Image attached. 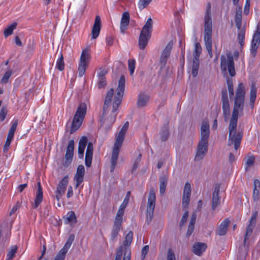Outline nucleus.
<instances>
[{"mask_svg": "<svg viewBox=\"0 0 260 260\" xmlns=\"http://www.w3.org/2000/svg\"><path fill=\"white\" fill-rule=\"evenodd\" d=\"M245 95L244 86L242 83H240L236 91L234 107L229 126L228 145L231 146L234 144L236 151L239 148L243 138V132L242 131L237 132V126L239 111H243L244 108Z\"/></svg>", "mask_w": 260, "mask_h": 260, "instance_id": "1", "label": "nucleus"}, {"mask_svg": "<svg viewBox=\"0 0 260 260\" xmlns=\"http://www.w3.org/2000/svg\"><path fill=\"white\" fill-rule=\"evenodd\" d=\"M125 76L122 75L119 80L118 85L116 90V93L114 98L112 110L108 117L107 116V113L108 112V108L111 105L114 90L113 88H111L107 93L103 106V117L101 119L102 126H104L107 129H109L115 121L117 115L116 112L122 101L125 89Z\"/></svg>", "mask_w": 260, "mask_h": 260, "instance_id": "2", "label": "nucleus"}, {"mask_svg": "<svg viewBox=\"0 0 260 260\" xmlns=\"http://www.w3.org/2000/svg\"><path fill=\"white\" fill-rule=\"evenodd\" d=\"M204 42L206 48L210 58L212 57V20L211 5L210 2L207 4L206 9L204 17Z\"/></svg>", "mask_w": 260, "mask_h": 260, "instance_id": "3", "label": "nucleus"}, {"mask_svg": "<svg viewBox=\"0 0 260 260\" xmlns=\"http://www.w3.org/2000/svg\"><path fill=\"white\" fill-rule=\"evenodd\" d=\"M86 104L85 103H80L77 108V110L75 114L72 122L70 129L71 134L75 133L81 126L86 115Z\"/></svg>", "mask_w": 260, "mask_h": 260, "instance_id": "4", "label": "nucleus"}, {"mask_svg": "<svg viewBox=\"0 0 260 260\" xmlns=\"http://www.w3.org/2000/svg\"><path fill=\"white\" fill-rule=\"evenodd\" d=\"M124 134L120 132L116 136V142L114 144L111 158V166L110 171L111 173L114 172L115 169V167L117 165V159L119 153V149L122 145L123 141L124 139Z\"/></svg>", "mask_w": 260, "mask_h": 260, "instance_id": "5", "label": "nucleus"}, {"mask_svg": "<svg viewBox=\"0 0 260 260\" xmlns=\"http://www.w3.org/2000/svg\"><path fill=\"white\" fill-rule=\"evenodd\" d=\"M227 60L224 55H221L220 58V69L222 73L226 74L228 70L231 77L235 76L236 73L234 66L233 55L231 53L226 54Z\"/></svg>", "mask_w": 260, "mask_h": 260, "instance_id": "6", "label": "nucleus"}, {"mask_svg": "<svg viewBox=\"0 0 260 260\" xmlns=\"http://www.w3.org/2000/svg\"><path fill=\"white\" fill-rule=\"evenodd\" d=\"M155 192L154 188H151L150 190L148 198V203L147 206L146 210V223L149 224L153 217L154 210L155 207Z\"/></svg>", "mask_w": 260, "mask_h": 260, "instance_id": "7", "label": "nucleus"}, {"mask_svg": "<svg viewBox=\"0 0 260 260\" xmlns=\"http://www.w3.org/2000/svg\"><path fill=\"white\" fill-rule=\"evenodd\" d=\"M89 48H86L82 51L80 58V63L78 67L79 76L82 77L84 74L86 67L90 58L89 52Z\"/></svg>", "mask_w": 260, "mask_h": 260, "instance_id": "8", "label": "nucleus"}, {"mask_svg": "<svg viewBox=\"0 0 260 260\" xmlns=\"http://www.w3.org/2000/svg\"><path fill=\"white\" fill-rule=\"evenodd\" d=\"M202 52V47L199 43H196L194 46V51L193 53V62L192 66V75L193 77L197 76L199 69L200 56Z\"/></svg>", "mask_w": 260, "mask_h": 260, "instance_id": "9", "label": "nucleus"}, {"mask_svg": "<svg viewBox=\"0 0 260 260\" xmlns=\"http://www.w3.org/2000/svg\"><path fill=\"white\" fill-rule=\"evenodd\" d=\"M258 214V211H254L251 214V216L249 220V224L246 228L245 234L244 235V239L243 242L244 246H246V241L249 239V237L251 235L253 229L256 225Z\"/></svg>", "mask_w": 260, "mask_h": 260, "instance_id": "10", "label": "nucleus"}, {"mask_svg": "<svg viewBox=\"0 0 260 260\" xmlns=\"http://www.w3.org/2000/svg\"><path fill=\"white\" fill-rule=\"evenodd\" d=\"M260 43V26L257 25L256 31L254 33L251 42L250 53L254 57L257 53L258 44Z\"/></svg>", "mask_w": 260, "mask_h": 260, "instance_id": "11", "label": "nucleus"}, {"mask_svg": "<svg viewBox=\"0 0 260 260\" xmlns=\"http://www.w3.org/2000/svg\"><path fill=\"white\" fill-rule=\"evenodd\" d=\"M208 143L199 142L194 157V161H199L203 159L208 152Z\"/></svg>", "mask_w": 260, "mask_h": 260, "instance_id": "12", "label": "nucleus"}, {"mask_svg": "<svg viewBox=\"0 0 260 260\" xmlns=\"http://www.w3.org/2000/svg\"><path fill=\"white\" fill-rule=\"evenodd\" d=\"M69 182V176L66 175L59 182L57 186L56 191L55 197L57 201H59L60 198L65 193L67 186Z\"/></svg>", "mask_w": 260, "mask_h": 260, "instance_id": "13", "label": "nucleus"}, {"mask_svg": "<svg viewBox=\"0 0 260 260\" xmlns=\"http://www.w3.org/2000/svg\"><path fill=\"white\" fill-rule=\"evenodd\" d=\"M123 218L116 216L111 233V240L115 241L122 228Z\"/></svg>", "mask_w": 260, "mask_h": 260, "instance_id": "14", "label": "nucleus"}, {"mask_svg": "<svg viewBox=\"0 0 260 260\" xmlns=\"http://www.w3.org/2000/svg\"><path fill=\"white\" fill-rule=\"evenodd\" d=\"M209 124L208 121L203 120L201 126V139L200 142H207L210 136Z\"/></svg>", "mask_w": 260, "mask_h": 260, "instance_id": "15", "label": "nucleus"}, {"mask_svg": "<svg viewBox=\"0 0 260 260\" xmlns=\"http://www.w3.org/2000/svg\"><path fill=\"white\" fill-rule=\"evenodd\" d=\"M74 141L71 140L69 142L65 154V161L63 163L64 167H68L71 163L74 155Z\"/></svg>", "mask_w": 260, "mask_h": 260, "instance_id": "16", "label": "nucleus"}, {"mask_svg": "<svg viewBox=\"0 0 260 260\" xmlns=\"http://www.w3.org/2000/svg\"><path fill=\"white\" fill-rule=\"evenodd\" d=\"M173 42L170 41L161 54L159 62L161 68H164L167 63L168 58L173 48Z\"/></svg>", "mask_w": 260, "mask_h": 260, "instance_id": "17", "label": "nucleus"}, {"mask_svg": "<svg viewBox=\"0 0 260 260\" xmlns=\"http://www.w3.org/2000/svg\"><path fill=\"white\" fill-rule=\"evenodd\" d=\"M191 185L189 182H186L183 189L182 198V207L183 208L188 207L190 202L191 195Z\"/></svg>", "mask_w": 260, "mask_h": 260, "instance_id": "18", "label": "nucleus"}, {"mask_svg": "<svg viewBox=\"0 0 260 260\" xmlns=\"http://www.w3.org/2000/svg\"><path fill=\"white\" fill-rule=\"evenodd\" d=\"M84 174V167L82 165H79L77 169L76 173L74 177V180L76 182V188H77L81 184V183L83 181Z\"/></svg>", "mask_w": 260, "mask_h": 260, "instance_id": "19", "label": "nucleus"}, {"mask_svg": "<svg viewBox=\"0 0 260 260\" xmlns=\"http://www.w3.org/2000/svg\"><path fill=\"white\" fill-rule=\"evenodd\" d=\"M38 189L36 193L35 199L34 203L32 205V207L34 209H36L40 205L43 201V189L41 186L40 182L37 183Z\"/></svg>", "mask_w": 260, "mask_h": 260, "instance_id": "20", "label": "nucleus"}, {"mask_svg": "<svg viewBox=\"0 0 260 260\" xmlns=\"http://www.w3.org/2000/svg\"><path fill=\"white\" fill-rule=\"evenodd\" d=\"M93 146L91 142H89L85 154V164L87 167H90L91 165L93 156Z\"/></svg>", "mask_w": 260, "mask_h": 260, "instance_id": "21", "label": "nucleus"}, {"mask_svg": "<svg viewBox=\"0 0 260 260\" xmlns=\"http://www.w3.org/2000/svg\"><path fill=\"white\" fill-rule=\"evenodd\" d=\"M101 28V21L100 16L95 17L94 24L92 28V38L95 39L98 37Z\"/></svg>", "mask_w": 260, "mask_h": 260, "instance_id": "22", "label": "nucleus"}, {"mask_svg": "<svg viewBox=\"0 0 260 260\" xmlns=\"http://www.w3.org/2000/svg\"><path fill=\"white\" fill-rule=\"evenodd\" d=\"M219 186H215L212 199V209L215 210L220 204V197H219Z\"/></svg>", "mask_w": 260, "mask_h": 260, "instance_id": "23", "label": "nucleus"}, {"mask_svg": "<svg viewBox=\"0 0 260 260\" xmlns=\"http://www.w3.org/2000/svg\"><path fill=\"white\" fill-rule=\"evenodd\" d=\"M151 34L141 31L139 38V46L140 49H144L147 46Z\"/></svg>", "mask_w": 260, "mask_h": 260, "instance_id": "24", "label": "nucleus"}, {"mask_svg": "<svg viewBox=\"0 0 260 260\" xmlns=\"http://www.w3.org/2000/svg\"><path fill=\"white\" fill-rule=\"evenodd\" d=\"M88 139L86 137H82L79 142L78 149V155L79 159H83L84 157V150L87 144Z\"/></svg>", "mask_w": 260, "mask_h": 260, "instance_id": "25", "label": "nucleus"}, {"mask_svg": "<svg viewBox=\"0 0 260 260\" xmlns=\"http://www.w3.org/2000/svg\"><path fill=\"white\" fill-rule=\"evenodd\" d=\"M129 23V14L128 12H124L121 17L120 21V31L121 33L124 34L125 30L127 29V26Z\"/></svg>", "mask_w": 260, "mask_h": 260, "instance_id": "26", "label": "nucleus"}, {"mask_svg": "<svg viewBox=\"0 0 260 260\" xmlns=\"http://www.w3.org/2000/svg\"><path fill=\"white\" fill-rule=\"evenodd\" d=\"M131 194V192L129 191L127 192L126 196L125 198L124 199V200L120 205L118 212L117 213V214L116 216L123 218V215L124 214V210L125 208L126 207L129 200V197Z\"/></svg>", "mask_w": 260, "mask_h": 260, "instance_id": "27", "label": "nucleus"}, {"mask_svg": "<svg viewBox=\"0 0 260 260\" xmlns=\"http://www.w3.org/2000/svg\"><path fill=\"white\" fill-rule=\"evenodd\" d=\"M207 246L204 243L198 242L192 247V251L197 255L201 256L206 250Z\"/></svg>", "mask_w": 260, "mask_h": 260, "instance_id": "28", "label": "nucleus"}, {"mask_svg": "<svg viewBox=\"0 0 260 260\" xmlns=\"http://www.w3.org/2000/svg\"><path fill=\"white\" fill-rule=\"evenodd\" d=\"M230 221L228 218L225 219L219 225L217 231V233L220 236L224 235L228 231Z\"/></svg>", "mask_w": 260, "mask_h": 260, "instance_id": "29", "label": "nucleus"}, {"mask_svg": "<svg viewBox=\"0 0 260 260\" xmlns=\"http://www.w3.org/2000/svg\"><path fill=\"white\" fill-rule=\"evenodd\" d=\"M71 245V243L67 242L63 248L58 252L54 260H64L66 254Z\"/></svg>", "mask_w": 260, "mask_h": 260, "instance_id": "30", "label": "nucleus"}, {"mask_svg": "<svg viewBox=\"0 0 260 260\" xmlns=\"http://www.w3.org/2000/svg\"><path fill=\"white\" fill-rule=\"evenodd\" d=\"M133 239V233L132 231H130L128 232V233L125 236L124 240L123 243V245L121 246H123V249H127V248L131 249L130 246L132 242Z\"/></svg>", "mask_w": 260, "mask_h": 260, "instance_id": "31", "label": "nucleus"}, {"mask_svg": "<svg viewBox=\"0 0 260 260\" xmlns=\"http://www.w3.org/2000/svg\"><path fill=\"white\" fill-rule=\"evenodd\" d=\"M235 22L237 28L240 30L242 24V8L240 7L236 10Z\"/></svg>", "mask_w": 260, "mask_h": 260, "instance_id": "32", "label": "nucleus"}, {"mask_svg": "<svg viewBox=\"0 0 260 260\" xmlns=\"http://www.w3.org/2000/svg\"><path fill=\"white\" fill-rule=\"evenodd\" d=\"M196 220V215L193 214L190 219L189 224L188 225V230L186 233V236L189 237L193 233L194 228V224Z\"/></svg>", "mask_w": 260, "mask_h": 260, "instance_id": "33", "label": "nucleus"}, {"mask_svg": "<svg viewBox=\"0 0 260 260\" xmlns=\"http://www.w3.org/2000/svg\"><path fill=\"white\" fill-rule=\"evenodd\" d=\"M153 21L151 18L147 19L144 26L142 27L141 31L151 34L152 31Z\"/></svg>", "mask_w": 260, "mask_h": 260, "instance_id": "34", "label": "nucleus"}, {"mask_svg": "<svg viewBox=\"0 0 260 260\" xmlns=\"http://www.w3.org/2000/svg\"><path fill=\"white\" fill-rule=\"evenodd\" d=\"M149 100V96L145 94L141 93L139 95L137 101V105L138 107H142L146 105Z\"/></svg>", "mask_w": 260, "mask_h": 260, "instance_id": "35", "label": "nucleus"}, {"mask_svg": "<svg viewBox=\"0 0 260 260\" xmlns=\"http://www.w3.org/2000/svg\"><path fill=\"white\" fill-rule=\"evenodd\" d=\"M223 114L225 120L229 118L230 115V108L229 101L222 102Z\"/></svg>", "mask_w": 260, "mask_h": 260, "instance_id": "36", "label": "nucleus"}, {"mask_svg": "<svg viewBox=\"0 0 260 260\" xmlns=\"http://www.w3.org/2000/svg\"><path fill=\"white\" fill-rule=\"evenodd\" d=\"M56 68L60 71H62L64 70V62L63 54L61 51L59 53L58 58L56 61Z\"/></svg>", "mask_w": 260, "mask_h": 260, "instance_id": "37", "label": "nucleus"}, {"mask_svg": "<svg viewBox=\"0 0 260 260\" xmlns=\"http://www.w3.org/2000/svg\"><path fill=\"white\" fill-rule=\"evenodd\" d=\"M160 188L159 192L161 194H164L166 191V186L168 183V178L166 176H163L159 179Z\"/></svg>", "mask_w": 260, "mask_h": 260, "instance_id": "38", "label": "nucleus"}, {"mask_svg": "<svg viewBox=\"0 0 260 260\" xmlns=\"http://www.w3.org/2000/svg\"><path fill=\"white\" fill-rule=\"evenodd\" d=\"M65 220L66 223H76L77 222V219L75 212L73 211H69L66 215Z\"/></svg>", "mask_w": 260, "mask_h": 260, "instance_id": "39", "label": "nucleus"}, {"mask_svg": "<svg viewBox=\"0 0 260 260\" xmlns=\"http://www.w3.org/2000/svg\"><path fill=\"white\" fill-rule=\"evenodd\" d=\"M256 91L257 89L254 85H252L250 89V105L252 108L254 106V103L255 102L256 98Z\"/></svg>", "mask_w": 260, "mask_h": 260, "instance_id": "40", "label": "nucleus"}, {"mask_svg": "<svg viewBox=\"0 0 260 260\" xmlns=\"http://www.w3.org/2000/svg\"><path fill=\"white\" fill-rule=\"evenodd\" d=\"M18 250V247L16 245H12L10 247V248L8 250V253L7 254V258L6 260L12 259L15 254L16 253Z\"/></svg>", "mask_w": 260, "mask_h": 260, "instance_id": "41", "label": "nucleus"}, {"mask_svg": "<svg viewBox=\"0 0 260 260\" xmlns=\"http://www.w3.org/2000/svg\"><path fill=\"white\" fill-rule=\"evenodd\" d=\"M170 136L169 128L167 126H165L160 133V139L162 141H166L168 140Z\"/></svg>", "mask_w": 260, "mask_h": 260, "instance_id": "42", "label": "nucleus"}, {"mask_svg": "<svg viewBox=\"0 0 260 260\" xmlns=\"http://www.w3.org/2000/svg\"><path fill=\"white\" fill-rule=\"evenodd\" d=\"M245 30L244 28L241 29H240V30L238 35V39L241 47H242L244 46L245 43Z\"/></svg>", "mask_w": 260, "mask_h": 260, "instance_id": "43", "label": "nucleus"}, {"mask_svg": "<svg viewBox=\"0 0 260 260\" xmlns=\"http://www.w3.org/2000/svg\"><path fill=\"white\" fill-rule=\"evenodd\" d=\"M17 23L14 22L7 28L4 31V36L6 38L12 34L13 30L16 28Z\"/></svg>", "mask_w": 260, "mask_h": 260, "instance_id": "44", "label": "nucleus"}, {"mask_svg": "<svg viewBox=\"0 0 260 260\" xmlns=\"http://www.w3.org/2000/svg\"><path fill=\"white\" fill-rule=\"evenodd\" d=\"M227 85L228 87L230 98V99H232L234 95V90L232 80L230 79L229 77H228L227 79Z\"/></svg>", "mask_w": 260, "mask_h": 260, "instance_id": "45", "label": "nucleus"}, {"mask_svg": "<svg viewBox=\"0 0 260 260\" xmlns=\"http://www.w3.org/2000/svg\"><path fill=\"white\" fill-rule=\"evenodd\" d=\"M18 125V120H15L13 121L12 126L10 128L8 135L10 136H12L14 137L15 132L17 126Z\"/></svg>", "mask_w": 260, "mask_h": 260, "instance_id": "46", "label": "nucleus"}, {"mask_svg": "<svg viewBox=\"0 0 260 260\" xmlns=\"http://www.w3.org/2000/svg\"><path fill=\"white\" fill-rule=\"evenodd\" d=\"M12 74V70H9L8 71H7L2 77L1 82L3 84L7 83L8 82L9 79L10 78Z\"/></svg>", "mask_w": 260, "mask_h": 260, "instance_id": "47", "label": "nucleus"}, {"mask_svg": "<svg viewBox=\"0 0 260 260\" xmlns=\"http://www.w3.org/2000/svg\"><path fill=\"white\" fill-rule=\"evenodd\" d=\"M254 162V158L253 156H249L245 162V170L247 171L248 168L252 166Z\"/></svg>", "mask_w": 260, "mask_h": 260, "instance_id": "48", "label": "nucleus"}, {"mask_svg": "<svg viewBox=\"0 0 260 260\" xmlns=\"http://www.w3.org/2000/svg\"><path fill=\"white\" fill-rule=\"evenodd\" d=\"M152 0H140L138 3L140 9H143L147 7Z\"/></svg>", "mask_w": 260, "mask_h": 260, "instance_id": "49", "label": "nucleus"}, {"mask_svg": "<svg viewBox=\"0 0 260 260\" xmlns=\"http://www.w3.org/2000/svg\"><path fill=\"white\" fill-rule=\"evenodd\" d=\"M135 63L136 61L134 59H130L128 60V70H129L131 75L133 74L134 72L135 69Z\"/></svg>", "mask_w": 260, "mask_h": 260, "instance_id": "50", "label": "nucleus"}, {"mask_svg": "<svg viewBox=\"0 0 260 260\" xmlns=\"http://www.w3.org/2000/svg\"><path fill=\"white\" fill-rule=\"evenodd\" d=\"M7 114V109L6 107L3 106L0 111V120L3 121L5 120Z\"/></svg>", "mask_w": 260, "mask_h": 260, "instance_id": "51", "label": "nucleus"}, {"mask_svg": "<svg viewBox=\"0 0 260 260\" xmlns=\"http://www.w3.org/2000/svg\"><path fill=\"white\" fill-rule=\"evenodd\" d=\"M142 155L141 154H139L138 156L136 159L132 167L133 171H135L137 169V168L139 167L140 162L141 160Z\"/></svg>", "mask_w": 260, "mask_h": 260, "instance_id": "52", "label": "nucleus"}, {"mask_svg": "<svg viewBox=\"0 0 260 260\" xmlns=\"http://www.w3.org/2000/svg\"><path fill=\"white\" fill-rule=\"evenodd\" d=\"M124 256L123 260H131V249H123Z\"/></svg>", "mask_w": 260, "mask_h": 260, "instance_id": "53", "label": "nucleus"}, {"mask_svg": "<svg viewBox=\"0 0 260 260\" xmlns=\"http://www.w3.org/2000/svg\"><path fill=\"white\" fill-rule=\"evenodd\" d=\"M167 260H176L175 253L171 248L168 250Z\"/></svg>", "mask_w": 260, "mask_h": 260, "instance_id": "54", "label": "nucleus"}, {"mask_svg": "<svg viewBox=\"0 0 260 260\" xmlns=\"http://www.w3.org/2000/svg\"><path fill=\"white\" fill-rule=\"evenodd\" d=\"M123 252V246H120L116 253V257L115 260H121Z\"/></svg>", "mask_w": 260, "mask_h": 260, "instance_id": "55", "label": "nucleus"}, {"mask_svg": "<svg viewBox=\"0 0 260 260\" xmlns=\"http://www.w3.org/2000/svg\"><path fill=\"white\" fill-rule=\"evenodd\" d=\"M259 190L257 188H253L252 192V199L254 202H258L259 201Z\"/></svg>", "mask_w": 260, "mask_h": 260, "instance_id": "56", "label": "nucleus"}, {"mask_svg": "<svg viewBox=\"0 0 260 260\" xmlns=\"http://www.w3.org/2000/svg\"><path fill=\"white\" fill-rule=\"evenodd\" d=\"M225 101H229L228 91L225 88L223 89L221 91V102Z\"/></svg>", "mask_w": 260, "mask_h": 260, "instance_id": "57", "label": "nucleus"}, {"mask_svg": "<svg viewBox=\"0 0 260 260\" xmlns=\"http://www.w3.org/2000/svg\"><path fill=\"white\" fill-rule=\"evenodd\" d=\"M188 211L185 212L184 213V214L182 217V218L181 219V221L180 222V226H182L184 224V223L186 222L187 217H188Z\"/></svg>", "mask_w": 260, "mask_h": 260, "instance_id": "58", "label": "nucleus"}, {"mask_svg": "<svg viewBox=\"0 0 260 260\" xmlns=\"http://www.w3.org/2000/svg\"><path fill=\"white\" fill-rule=\"evenodd\" d=\"M107 85L106 78H99L98 88H102Z\"/></svg>", "mask_w": 260, "mask_h": 260, "instance_id": "59", "label": "nucleus"}, {"mask_svg": "<svg viewBox=\"0 0 260 260\" xmlns=\"http://www.w3.org/2000/svg\"><path fill=\"white\" fill-rule=\"evenodd\" d=\"M250 2V0H246V3L244 10V13L246 15H248L249 12Z\"/></svg>", "mask_w": 260, "mask_h": 260, "instance_id": "60", "label": "nucleus"}, {"mask_svg": "<svg viewBox=\"0 0 260 260\" xmlns=\"http://www.w3.org/2000/svg\"><path fill=\"white\" fill-rule=\"evenodd\" d=\"M108 72L106 69H100V71L98 73L99 78H106L105 75L107 74Z\"/></svg>", "mask_w": 260, "mask_h": 260, "instance_id": "61", "label": "nucleus"}, {"mask_svg": "<svg viewBox=\"0 0 260 260\" xmlns=\"http://www.w3.org/2000/svg\"><path fill=\"white\" fill-rule=\"evenodd\" d=\"M129 125V123L128 121H126L123 125L122 127L121 128L120 132H121L123 134H125Z\"/></svg>", "mask_w": 260, "mask_h": 260, "instance_id": "62", "label": "nucleus"}, {"mask_svg": "<svg viewBox=\"0 0 260 260\" xmlns=\"http://www.w3.org/2000/svg\"><path fill=\"white\" fill-rule=\"evenodd\" d=\"M20 207V204L18 202L16 203V204L13 207L12 210H11L9 214L10 215H12L13 214H14L17 209Z\"/></svg>", "mask_w": 260, "mask_h": 260, "instance_id": "63", "label": "nucleus"}, {"mask_svg": "<svg viewBox=\"0 0 260 260\" xmlns=\"http://www.w3.org/2000/svg\"><path fill=\"white\" fill-rule=\"evenodd\" d=\"M149 250V246H144L142 249V254L144 255V257L147 254Z\"/></svg>", "mask_w": 260, "mask_h": 260, "instance_id": "64", "label": "nucleus"}]
</instances>
